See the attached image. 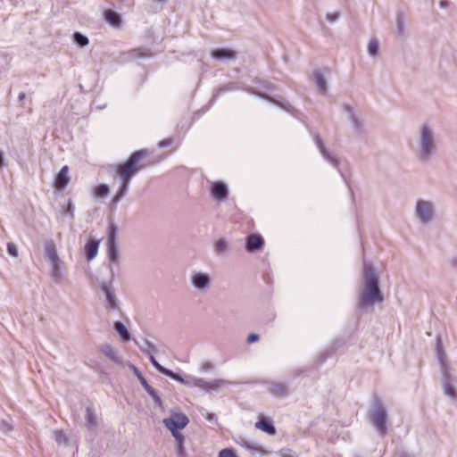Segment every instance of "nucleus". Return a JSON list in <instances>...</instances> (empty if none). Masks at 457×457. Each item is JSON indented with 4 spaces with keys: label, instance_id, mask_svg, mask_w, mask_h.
<instances>
[{
    "label": "nucleus",
    "instance_id": "obj_1",
    "mask_svg": "<svg viewBox=\"0 0 457 457\" xmlns=\"http://www.w3.org/2000/svg\"><path fill=\"white\" fill-rule=\"evenodd\" d=\"M145 156V151H137L133 153L125 162L117 166L116 173L121 179V186L112 198L113 204H117L121 197L126 195L131 178L145 167L142 161Z\"/></svg>",
    "mask_w": 457,
    "mask_h": 457
},
{
    "label": "nucleus",
    "instance_id": "obj_2",
    "mask_svg": "<svg viewBox=\"0 0 457 457\" xmlns=\"http://www.w3.org/2000/svg\"><path fill=\"white\" fill-rule=\"evenodd\" d=\"M383 300L382 294L378 288V276L373 269L369 266H364V287L361 293V301L364 304H373Z\"/></svg>",
    "mask_w": 457,
    "mask_h": 457
},
{
    "label": "nucleus",
    "instance_id": "obj_3",
    "mask_svg": "<svg viewBox=\"0 0 457 457\" xmlns=\"http://www.w3.org/2000/svg\"><path fill=\"white\" fill-rule=\"evenodd\" d=\"M189 420L187 416L180 411H171L169 418L163 420L164 425L171 432L172 436L176 438L178 448L180 453H183V441L184 436L179 430L183 429L188 424Z\"/></svg>",
    "mask_w": 457,
    "mask_h": 457
},
{
    "label": "nucleus",
    "instance_id": "obj_4",
    "mask_svg": "<svg viewBox=\"0 0 457 457\" xmlns=\"http://www.w3.org/2000/svg\"><path fill=\"white\" fill-rule=\"evenodd\" d=\"M386 411L381 406L377 407L371 414V421L381 435H385L386 432Z\"/></svg>",
    "mask_w": 457,
    "mask_h": 457
},
{
    "label": "nucleus",
    "instance_id": "obj_5",
    "mask_svg": "<svg viewBox=\"0 0 457 457\" xmlns=\"http://www.w3.org/2000/svg\"><path fill=\"white\" fill-rule=\"evenodd\" d=\"M421 149H420V157L427 158L430 154L431 150L434 147L433 141L431 138V134L427 126H424L421 129Z\"/></svg>",
    "mask_w": 457,
    "mask_h": 457
},
{
    "label": "nucleus",
    "instance_id": "obj_6",
    "mask_svg": "<svg viewBox=\"0 0 457 457\" xmlns=\"http://www.w3.org/2000/svg\"><path fill=\"white\" fill-rule=\"evenodd\" d=\"M108 255L111 261H116L118 256L117 243H116V228L113 225L109 227L108 230Z\"/></svg>",
    "mask_w": 457,
    "mask_h": 457
},
{
    "label": "nucleus",
    "instance_id": "obj_7",
    "mask_svg": "<svg viewBox=\"0 0 457 457\" xmlns=\"http://www.w3.org/2000/svg\"><path fill=\"white\" fill-rule=\"evenodd\" d=\"M69 182V167L63 166L54 179V187L56 190L61 191L66 187Z\"/></svg>",
    "mask_w": 457,
    "mask_h": 457
},
{
    "label": "nucleus",
    "instance_id": "obj_8",
    "mask_svg": "<svg viewBox=\"0 0 457 457\" xmlns=\"http://www.w3.org/2000/svg\"><path fill=\"white\" fill-rule=\"evenodd\" d=\"M417 213L422 221H427L432 215V205L428 202H418Z\"/></svg>",
    "mask_w": 457,
    "mask_h": 457
},
{
    "label": "nucleus",
    "instance_id": "obj_9",
    "mask_svg": "<svg viewBox=\"0 0 457 457\" xmlns=\"http://www.w3.org/2000/svg\"><path fill=\"white\" fill-rule=\"evenodd\" d=\"M264 241L260 235H250L246 238V249L248 252H253L262 247Z\"/></svg>",
    "mask_w": 457,
    "mask_h": 457
},
{
    "label": "nucleus",
    "instance_id": "obj_10",
    "mask_svg": "<svg viewBox=\"0 0 457 457\" xmlns=\"http://www.w3.org/2000/svg\"><path fill=\"white\" fill-rule=\"evenodd\" d=\"M212 195L214 198L223 200L227 198L228 188L227 186L220 182H214L212 185Z\"/></svg>",
    "mask_w": 457,
    "mask_h": 457
},
{
    "label": "nucleus",
    "instance_id": "obj_11",
    "mask_svg": "<svg viewBox=\"0 0 457 457\" xmlns=\"http://www.w3.org/2000/svg\"><path fill=\"white\" fill-rule=\"evenodd\" d=\"M255 428L269 434V435H274L276 433V428L271 423L270 420L262 417L255 423Z\"/></svg>",
    "mask_w": 457,
    "mask_h": 457
},
{
    "label": "nucleus",
    "instance_id": "obj_12",
    "mask_svg": "<svg viewBox=\"0 0 457 457\" xmlns=\"http://www.w3.org/2000/svg\"><path fill=\"white\" fill-rule=\"evenodd\" d=\"M151 361L152 363L154 364V366L160 371L162 372V374L171 378L172 379L176 380V381H179L180 383H183L184 382V379L179 375V374H176L174 372H172L171 370L162 367V365H160L156 361L155 359L152 356L151 357Z\"/></svg>",
    "mask_w": 457,
    "mask_h": 457
},
{
    "label": "nucleus",
    "instance_id": "obj_13",
    "mask_svg": "<svg viewBox=\"0 0 457 457\" xmlns=\"http://www.w3.org/2000/svg\"><path fill=\"white\" fill-rule=\"evenodd\" d=\"M151 361L152 363L154 364V366L160 371L162 372V374L171 378L172 379L176 380V381H179L180 383H183L184 382V379L179 375V374H176L174 372H172L171 370L162 367V365H160L156 361L155 359L152 356L151 357Z\"/></svg>",
    "mask_w": 457,
    "mask_h": 457
},
{
    "label": "nucleus",
    "instance_id": "obj_14",
    "mask_svg": "<svg viewBox=\"0 0 457 457\" xmlns=\"http://www.w3.org/2000/svg\"><path fill=\"white\" fill-rule=\"evenodd\" d=\"M99 241L91 240L85 245V253L87 261L92 260L97 254Z\"/></svg>",
    "mask_w": 457,
    "mask_h": 457
},
{
    "label": "nucleus",
    "instance_id": "obj_15",
    "mask_svg": "<svg viewBox=\"0 0 457 457\" xmlns=\"http://www.w3.org/2000/svg\"><path fill=\"white\" fill-rule=\"evenodd\" d=\"M46 254H47L48 258L52 262L54 268H57L58 262H59V258H58L55 245L53 242L48 243L46 245Z\"/></svg>",
    "mask_w": 457,
    "mask_h": 457
},
{
    "label": "nucleus",
    "instance_id": "obj_16",
    "mask_svg": "<svg viewBox=\"0 0 457 457\" xmlns=\"http://www.w3.org/2000/svg\"><path fill=\"white\" fill-rule=\"evenodd\" d=\"M104 18L112 26L118 27L120 24V15L112 10H106L104 12Z\"/></svg>",
    "mask_w": 457,
    "mask_h": 457
},
{
    "label": "nucleus",
    "instance_id": "obj_17",
    "mask_svg": "<svg viewBox=\"0 0 457 457\" xmlns=\"http://www.w3.org/2000/svg\"><path fill=\"white\" fill-rule=\"evenodd\" d=\"M213 58L221 59V58H233L234 52L230 49L220 48L216 49L212 53Z\"/></svg>",
    "mask_w": 457,
    "mask_h": 457
},
{
    "label": "nucleus",
    "instance_id": "obj_18",
    "mask_svg": "<svg viewBox=\"0 0 457 457\" xmlns=\"http://www.w3.org/2000/svg\"><path fill=\"white\" fill-rule=\"evenodd\" d=\"M193 283L196 287L203 288L208 285L209 278L205 275L195 274L193 278Z\"/></svg>",
    "mask_w": 457,
    "mask_h": 457
},
{
    "label": "nucleus",
    "instance_id": "obj_19",
    "mask_svg": "<svg viewBox=\"0 0 457 457\" xmlns=\"http://www.w3.org/2000/svg\"><path fill=\"white\" fill-rule=\"evenodd\" d=\"M114 328L124 341H128L129 339V333L121 322L116 321L114 323Z\"/></svg>",
    "mask_w": 457,
    "mask_h": 457
},
{
    "label": "nucleus",
    "instance_id": "obj_20",
    "mask_svg": "<svg viewBox=\"0 0 457 457\" xmlns=\"http://www.w3.org/2000/svg\"><path fill=\"white\" fill-rule=\"evenodd\" d=\"M195 386H197L203 389L216 388L219 386V381L207 382L203 379H197L195 381Z\"/></svg>",
    "mask_w": 457,
    "mask_h": 457
},
{
    "label": "nucleus",
    "instance_id": "obj_21",
    "mask_svg": "<svg viewBox=\"0 0 457 457\" xmlns=\"http://www.w3.org/2000/svg\"><path fill=\"white\" fill-rule=\"evenodd\" d=\"M109 193V187L107 185L101 184L95 187L94 195L96 197H104Z\"/></svg>",
    "mask_w": 457,
    "mask_h": 457
},
{
    "label": "nucleus",
    "instance_id": "obj_22",
    "mask_svg": "<svg viewBox=\"0 0 457 457\" xmlns=\"http://www.w3.org/2000/svg\"><path fill=\"white\" fill-rule=\"evenodd\" d=\"M129 54L133 57H146L151 55L150 50L145 48L132 49Z\"/></svg>",
    "mask_w": 457,
    "mask_h": 457
},
{
    "label": "nucleus",
    "instance_id": "obj_23",
    "mask_svg": "<svg viewBox=\"0 0 457 457\" xmlns=\"http://www.w3.org/2000/svg\"><path fill=\"white\" fill-rule=\"evenodd\" d=\"M74 40L75 42L80 46H85L88 44V39L87 37L83 36L82 34L80 33H75L74 34Z\"/></svg>",
    "mask_w": 457,
    "mask_h": 457
},
{
    "label": "nucleus",
    "instance_id": "obj_24",
    "mask_svg": "<svg viewBox=\"0 0 457 457\" xmlns=\"http://www.w3.org/2000/svg\"><path fill=\"white\" fill-rule=\"evenodd\" d=\"M218 457H237L231 448H225L222 449Z\"/></svg>",
    "mask_w": 457,
    "mask_h": 457
},
{
    "label": "nucleus",
    "instance_id": "obj_25",
    "mask_svg": "<svg viewBox=\"0 0 457 457\" xmlns=\"http://www.w3.org/2000/svg\"><path fill=\"white\" fill-rule=\"evenodd\" d=\"M103 351H104V353L105 354V356L108 357L109 359H111L114 361H118V357H117L116 353L112 351V349L111 347L106 346V347H104V349Z\"/></svg>",
    "mask_w": 457,
    "mask_h": 457
},
{
    "label": "nucleus",
    "instance_id": "obj_26",
    "mask_svg": "<svg viewBox=\"0 0 457 457\" xmlns=\"http://www.w3.org/2000/svg\"><path fill=\"white\" fill-rule=\"evenodd\" d=\"M378 46L377 40H370L369 43V46H368L369 53L371 55H375L378 52Z\"/></svg>",
    "mask_w": 457,
    "mask_h": 457
},
{
    "label": "nucleus",
    "instance_id": "obj_27",
    "mask_svg": "<svg viewBox=\"0 0 457 457\" xmlns=\"http://www.w3.org/2000/svg\"><path fill=\"white\" fill-rule=\"evenodd\" d=\"M227 248V243L223 239H220L215 244V251L217 253H221L225 251Z\"/></svg>",
    "mask_w": 457,
    "mask_h": 457
},
{
    "label": "nucleus",
    "instance_id": "obj_28",
    "mask_svg": "<svg viewBox=\"0 0 457 457\" xmlns=\"http://www.w3.org/2000/svg\"><path fill=\"white\" fill-rule=\"evenodd\" d=\"M316 83H317L318 87H320V89L322 92H324L326 89V82L321 75L319 74L316 76Z\"/></svg>",
    "mask_w": 457,
    "mask_h": 457
},
{
    "label": "nucleus",
    "instance_id": "obj_29",
    "mask_svg": "<svg viewBox=\"0 0 457 457\" xmlns=\"http://www.w3.org/2000/svg\"><path fill=\"white\" fill-rule=\"evenodd\" d=\"M106 299L110 304V307L114 308L115 307V297L111 291H108V290L106 291Z\"/></svg>",
    "mask_w": 457,
    "mask_h": 457
},
{
    "label": "nucleus",
    "instance_id": "obj_30",
    "mask_svg": "<svg viewBox=\"0 0 457 457\" xmlns=\"http://www.w3.org/2000/svg\"><path fill=\"white\" fill-rule=\"evenodd\" d=\"M7 250H8V253L12 255V256H14L16 257L18 255V250H17V247L14 244L12 243H8L7 245Z\"/></svg>",
    "mask_w": 457,
    "mask_h": 457
},
{
    "label": "nucleus",
    "instance_id": "obj_31",
    "mask_svg": "<svg viewBox=\"0 0 457 457\" xmlns=\"http://www.w3.org/2000/svg\"><path fill=\"white\" fill-rule=\"evenodd\" d=\"M145 389L147 391V393L152 395L156 401H160L159 397L157 396L156 395V392L155 390L151 386H149L148 384H145Z\"/></svg>",
    "mask_w": 457,
    "mask_h": 457
},
{
    "label": "nucleus",
    "instance_id": "obj_32",
    "mask_svg": "<svg viewBox=\"0 0 457 457\" xmlns=\"http://www.w3.org/2000/svg\"><path fill=\"white\" fill-rule=\"evenodd\" d=\"M259 339V336L257 334H250L247 338V342L249 344L254 343Z\"/></svg>",
    "mask_w": 457,
    "mask_h": 457
},
{
    "label": "nucleus",
    "instance_id": "obj_33",
    "mask_svg": "<svg viewBox=\"0 0 457 457\" xmlns=\"http://www.w3.org/2000/svg\"><path fill=\"white\" fill-rule=\"evenodd\" d=\"M445 393L450 396H454V390L450 385L445 386Z\"/></svg>",
    "mask_w": 457,
    "mask_h": 457
},
{
    "label": "nucleus",
    "instance_id": "obj_34",
    "mask_svg": "<svg viewBox=\"0 0 457 457\" xmlns=\"http://www.w3.org/2000/svg\"><path fill=\"white\" fill-rule=\"evenodd\" d=\"M87 420L90 422L94 423V414H93V411L90 409L87 410Z\"/></svg>",
    "mask_w": 457,
    "mask_h": 457
},
{
    "label": "nucleus",
    "instance_id": "obj_35",
    "mask_svg": "<svg viewBox=\"0 0 457 457\" xmlns=\"http://www.w3.org/2000/svg\"><path fill=\"white\" fill-rule=\"evenodd\" d=\"M338 17V14L337 13H331V14H328V19L331 21H334L337 19Z\"/></svg>",
    "mask_w": 457,
    "mask_h": 457
},
{
    "label": "nucleus",
    "instance_id": "obj_36",
    "mask_svg": "<svg viewBox=\"0 0 457 457\" xmlns=\"http://www.w3.org/2000/svg\"><path fill=\"white\" fill-rule=\"evenodd\" d=\"M138 379L140 380L143 386L145 387V384H147V382L141 374H138Z\"/></svg>",
    "mask_w": 457,
    "mask_h": 457
},
{
    "label": "nucleus",
    "instance_id": "obj_37",
    "mask_svg": "<svg viewBox=\"0 0 457 457\" xmlns=\"http://www.w3.org/2000/svg\"><path fill=\"white\" fill-rule=\"evenodd\" d=\"M2 165H3V155L0 153V168L2 167Z\"/></svg>",
    "mask_w": 457,
    "mask_h": 457
},
{
    "label": "nucleus",
    "instance_id": "obj_38",
    "mask_svg": "<svg viewBox=\"0 0 457 457\" xmlns=\"http://www.w3.org/2000/svg\"><path fill=\"white\" fill-rule=\"evenodd\" d=\"M135 374L138 378V374H141L137 368H134Z\"/></svg>",
    "mask_w": 457,
    "mask_h": 457
},
{
    "label": "nucleus",
    "instance_id": "obj_39",
    "mask_svg": "<svg viewBox=\"0 0 457 457\" xmlns=\"http://www.w3.org/2000/svg\"><path fill=\"white\" fill-rule=\"evenodd\" d=\"M62 439V434H59V437H56V440Z\"/></svg>",
    "mask_w": 457,
    "mask_h": 457
},
{
    "label": "nucleus",
    "instance_id": "obj_40",
    "mask_svg": "<svg viewBox=\"0 0 457 457\" xmlns=\"http://www.w3.org/2000/svg\"><path fill=\"white\" fill-rule=\"evenodd\" d=\"M62 439V434H59V437H56V440Z\"/></svg>",
    "mask_w": 457,
    "mask_h": 457
},
{
    "label": "nucleus",
    "instance_id": "obj_41",
    "mask_svg": "<svg viewBox=\"0 0 457 457\" xmlns=\"http://www.w3.org/2000/svg\"><path fill=\"white\" fill-rule=\"evenodd\" d=\"M62 439V434H59V437H56V440Z\"/></svg>",
    "mask_w": 457,
    "mask_h": 457
}]
</instances>
